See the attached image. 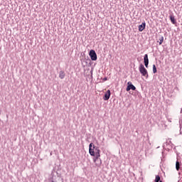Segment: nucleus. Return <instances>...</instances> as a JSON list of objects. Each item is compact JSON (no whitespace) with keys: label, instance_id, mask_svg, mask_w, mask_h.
Here are the masks:
<instances>
[{"label":"nucleus","instance_id":"20e7f679","mask_svg":"<svg viewBox=\"0 0 182 182\" xmlns=\"http://www.w3.org/2000/svg\"><path fill=\"white\" fill-rule=\"evenodd\" d=\"M89 55L91 60H97V54H96V51H95V50H90Z\"/></svg>","mask_w":182,"mask_h":182},{"label":"nucleus","instance_id":"dca6fc26","mask_svg":"<svg viewBox=\"0 0 182 182\" xmlns=\"http://www.w3.org/2000/svg\"><path fill=\"white\" fill-rule=\"evenodd\" d=\"M105 80H107V78H105Z\"/></svg>","mask_w":182,"mask_h":182},{"label":"nucleus","instance_id":"f3484780","mask_svg":"<svg viewBox=\"0 0 182 182\" xmlns=\"http://www.w3.org/2000/svg\"><path fill=\"white\" fill-rule=\"evenodd\" d=\"M159 182H163V181H160Z\"/></svg>","mask_w":182,"mask_h":182},{"label":"nucleus","instance_id":"2eb2a0df","mask_svg":"<svg viewBox=\"0 0 182 182\" xmlns=\"http://www.w3.org/2000/svg\"><path fill=\"white\" fill-rule=\"evenodd\" d=\"M100 164H102V162H100V164H96V166H97L99 167L100 166Z\"/></svg>","mask_w":182,"mask_h":182},{"label":"nucleus","instance_id":"f257e3e1","mask_svg":"<svg viewBox=\"0 0 182 182\" xmlns=\"http://www.w3.org/2000/svg\"><path fill=\"white\" fill-rule=\"evenodd\" d=\"M139 70L142 76H144L146 79L149 77V73L143 64L139 65Z\"/></svg>","mask_w":182,"mask_h":182},{"label":"nucleus","instance_id":"f8f14e48","mask_svg":"<svg viewBox=\"0 0 182 182\" xmlns=\"http://www.w3.org/2000/svg\"><path fill=\"white\" fill-rule=\"evenodd\" d=\"M153 73H157V68L156 65H153Z\"/></svg>","mask_w":182,"mask_h":182},{"label":"nucleus","instance_id":"423d86ee","mask_svg":"<svg viewBox=\"0 0 182 182\" xmlns=\"http://www.w3.org/2000/svg\"><path fill=\"white\" fill-rule=\"evenodd\" d=\"M144 63L145 68H149V55L145 54L144 56Z\"/></svg>","mask_w":182,"mask_h":182},{"label":"nucleus","instance_id":"6e6552de","mask_svg":"<svg viewBox=\"0 0 182 182\" xmlns=\"http://www.w3.org/2000/svg\"><path fill=\"white\" fill-rule=\"evenodd\" d=\"M146 29V23L144 22L141 25L139 26V32H143Z\"/></svg>","mask_w":182,"mask_h":182},{"label":"nucleus","instance_id":"0eeeda50","mask_svg":"<svg viewBox=\"0 0 182 182\" xmlns=\"http://www.w3.org/2000/svg\"><path fill=\"white\" fill-rule=\"evenodd\" d=\"M110 90H108L103 97L104 100H109L110 99Z\"/></svg>","mask_w":182,"mask_h":182},{"label":"nucleus","instance_id":"1a4fd4ad","mask_svg":"<svg viewBox=\"0 0 182 182\" xmlns=\"http://www.w3.org/2000/svg\"><path fill=\"white\" fill-rule=\"evenodd\" d=\"M169 18H170L171 23H173V25H176V23H177V21H176V18L174 17V16L171 15L169 16Z\"/></svg>","mask_w":182,"mask_h":182},{"label":"nucleus","instance_id":"f03ea898","mask_svg":"<svg viewBox=\"0 0 182 182\" xmlns=\"http://www.w3.org/2000/svg\"><path fill=\"white\" fill-rule=\"evenodd\" d=\"M95 153V159L94 162L96 163L97 160H99V157H100V149H99V147H96L95 149H94Z\"/></svg>","mask_w":182,"mask_h":182},{"label":"nucleus","instance_id":"9d476101","mask_svg":"<svg viewBox=\"0 0 182 182\" xmlns=\"http://www.w3.org/2000/svg\"><path fill=\"white\" fill-rule=\"evenodd\" d=\"M65 76H66L65 71H63V70L60 71V73H59L60 79H65Z\"/></svg>","mask_w":182,"mask_h":182},{"label":"nucleus","instance_id":"9b49d317","mask_svg":"<svg viewBox=\"0 0 182 182\" xmlns=\"http://www.w3.org/2000/svg\"><path fill=\"white\" fill-rule=\"evenodd\" d=\"M180 166H181V164H180V161H176V168L177 171H178L180 170Z\"/></svg>","mask_w":182,"mask_h":182},{"label":"nucleus","instance_id":"4468645a","mask_svg":"<svg viewBox=\"0 0 182 182\" xmlns=\"http://www.w3.org/2000/svg\"><path fill=\"white\" fill-rule=\"evenodd\" d=\"M155 182H160V176L157 175L156 176Z\"/></svg>","mask_w":182,"mask_h":182},{"label":"nucleus","instance_id":"7ed1b4c3","mask_svg":"<svg viewBox=\"0 0 182 182\" xmlns=\"http://www.w3.org/2000/svg\"><path fill=\"white\" fill-rule=\"evenodd\" d=\"M96 149V146H95V144L93 143H90L89 145V153L90 156L92 157H95V150Z\"/></svg>","mask_w":182,"mask_h":182},{"label":"nucleus","instance_id":"39448f33","mask_svg":"<svg viewBox=\"0 0 182 182\" xmlns=\"http://www.w3.org/2000/svg\"><path fill=\"white\" fill-rule=\"evenodd\" d=\"M126 90L127 92H130V90H136V87L133 85L132 82H128Z\"/></svg>","mask_w":182,"mask_h":182},{"label":"nucleus","instance_id":"ddd939ff","mask_svg":"<svg viewBox=\"0 0 182 182\" xmlns=\"http://www.w3.org/2000/svg\"><path fill=\"white\" fill-rule=\"evenodd\" d=\"M164 41V37L161 36L159 38V45H161L163 43Z\"/></svg>","mask_w":182,"mask_h":182}]
</instances>
